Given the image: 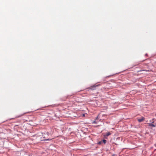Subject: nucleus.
<instances>
[{
    "label": "nucleus",
    "mask_w": 156,
    "mask_h": 156,
    "mask_svg": "<svg viewBox=\"0 0 156 156\" xmlns=\"http://www.w3.org/2000/svg\"><path fill=\"white\" fill-rule=\"evenodd\" d=\"M144 118L143 117L141 118V119H138V121L139 122H141L144 120Z\"/></svg>",
    "instance_id": "f257e3e1"
},
{
    "label": "nucleus",
    "mask_w": 156,
    "mask_h": 156,
    "mask_svg": "<svg viewBox=\"0 0 156 156\" xmlns=\"http://www.w3.org/2000/svg\"><path fill=\"white\" fill-rule=\"evenodd\" d=\"M111 134V133L110 132H107L105 133V135H104V136L105 137L108 136H109V135H110Z\"/></svg>",
    "instance_id": "f03ea898"
},
{
    "label": "nucleus",
    "mask_w": 156,
    "mask_h": 156,
    "mask_svg": "<svg viewBox=\"0 0 156 156\" xmlns=\"http://www.w3.org/2000/svg\"><path fill=\"white\" fill-rule=\"evenodd\" d=\"M149 126H151L153 127H155V126L154 125V124H152V123H149Z\"/></svg>",
    "instance_id": "7ed1b4c3"
},
{
    "label": "nucleus",
    "mask_w": 156,
    "mask_h": 156,
    "mask_svg": "<svg viewBox=\"0 0 156 156\" xmlns=\"http://www.w3.org/2000/svg\"><path fill=\"white\" fill-rule=\"evenodd\" d=\"M103 141L104 143V144H105L106 143V142H107V141L106 140H103Z\"/></svg>",
    "instance_id": "20e7f679"
},
{
    "label": "nucleus",
    "mask_w": 156,
    "mask_h": 156,
    "mask_svg": "<svg viewBox=\"0 0 156 156\" xmlns=\"http://www.w3.org/2000/svg\"><path fill=\"white\" fill-rule=\"evenodd\" d=\"M97 86H94V87H92L90 88L91 89H92V90H94V89H93V88H95V87Z\"/></svg>",
    "instance_id": "39448f33"
},
{
    "label": "nucleus",
    "mask_w": 156,
    "mask_h": 156,
    "mask_svg": "<svg viewBox=\"0 0 156 156\" xmlns=\"http://www.w3.org/2000/svg\"><path fill=\"white\" fill-rule=\"evenodd\" d=\"M112 156H116L115 154H113Z\"/></svg>",
    "instance_id": "423d86ee"
},
{
    "label": "nucleus",
    "mask_w": 156,
    "mask_h": 156,
    "mask_svg": "<svg viewBox=\"0 0 156 156\" xmlns=\"http://www.w3.org/2000/svg\"><path fill=\"white\" fill-rule=\"evenodd\" d=\"M22 115H20V116H18V117H21V116H22Z\"/></svg>",
    "instance_id": "0eeeda50"
},
{
    "label": "nucleus",
    "mask_w": 156,
    "mask_h": 156,
    "mask_svg": "<svg viewBox=\"0 0 156 156\" xmlns=\"http://www.w3.org/2000/svg\"><path fill=\"white\" fill-rule=\"evenodd\" d=\"M5 122V121H3V122H2L1 123H3V122Z\"/></svg>",
    "instance_id": "6e6552de"
},
{
    "label": "nucleus",
    "mask_w": 156,
    "mask_h": 156,
    "mask_svg": "<svg viewBox=\"0 0 156 156\" xmlns=\"http://www.w3.org/2000/svg\"><path fill=\"white\" fill-rule=\"evenodd\" d=\"M83 116H84V114H83Z\"/></svg>",
    "instance_id": "1a4fd4ad"
}]
</instances>
